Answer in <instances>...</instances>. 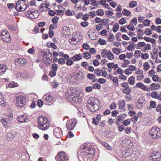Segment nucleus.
<instances>
[{"label": "nucleus", "instance_id": "obj_44", "mask_svg": "<svg viewBox=\"0 0 161 161\" xmlns=\"http://www.w3.org/2000/svg\"><path fill=\"white\" fill-rule=\"evenodd\" d=\"M127 28L129 30L133 31L135 30V28L133 25L130 24L127 26Z\"/></svg>", "mask_w": 161, "mask_h": 161}, {"label": "nucleus", "instance_id": "obj_2", "mask_svg": "<svg viewBox=\"0 0 161 161\" xmlns=\"http://www.w3.org/2000/svg\"><path fill=\"white\" fill-rule=\"evenodd\" d=\"M38 125L41 129L45 130L48 128L49 123L47 118L44 117H40L38 119Z\"/></svg>", "mask_w": 161, "mask_h": 161}, {"label": "nucleus", "instance_id": "obj_54", "mask_svg": "<svg viewBox=\"0 0 161 161\" xmlns=\"http://www.w3.org/2000/svg\"><path fill=\"white\" fill-rule=\"evenodd\" d=\"M87 78L90 80H92L95 78V76L93 74H88L87 75Z\"/></svg>", "mask_w": 161, "mask_h": 161}, {"label": "nucleus", "instance_id": "obj_11", "mask_svg": "<svg viewBox=\"0 0 161 161\" xmlns=\"http://www.w3.org/2000/svg\"><path fill=\"white\" fill-rule=\"evenodd\" d=\"M53 100V96L50 94H46L43 97V102L45 104L49 105Z\"/></svg>", "mask_w": 161, "mask_h": 161}, {"label": "nucleus", "instance_id": "obj_35", "mask_svg": "<svg viewBox=\"0 0 161 161\" xmlns=\"http://www.w3.org/2000/svg\"><path fill=\"white\" fill-rule=\"evenodd\" d=\"M98 42L101 45H104L106 44V41L104 39L99 38L98 41Z\"/></svg>", "mask_w": 161, "mask_h": 161}, {"label": "nucleus", "instance_id": "obj_62", "mask_svg": "<svg viewBox=\"0 0 161 161\" xmlns=\"http://www.w3.org/2000/svg\"><path fill=\"white\" fill-rule=\"evenodd\" d=\"M100 35L103 36H106L107 34V32L106 30L104 29L102 31L100 32Z\"/></svg>", "mask_w": 161, "mask_h": 161}, {"label": "nucleus", "instance_id": "obj_33", "mask_svg": "<svg viewBox=\"0 0 161 161\" xmlns=\"http://www.w3.org/2000/svg\"><path fill=\"white\" fill-rule=\"evenodd\" d=\"M1 122L4 125H6L9 123V120L8 119H3L1 120Z\"/></svg>", "mask_w": 161, "mask_h": 161}, {"label": "nucleus", "instance_id": "obj_14", "mask_svg": "<svg viewBox=\"0 0 161 161\" xmlns=\"http://www.w3.org/2000/svg\"><path fill=\"white\" fill-rule=\"evenodd\" d=\"M54 135L56 137L59 138L62 136V132L60 127H57L54 131Z\"/></svg>", "mask_w": 161, "mask_h": 161}, {"label": "nucleus", "instance_id": "obj_48", "mask_svg": "<svg viewBox=\"0 0 161 161\" xmlns=\"http://www.w3.org/2000/svg\"><path fill=\"white\" fill-rule=\"evenodd\" d=\"M14 73L15 75L16 76V77H18L19 78L20 77L23 78L22 77V72H18L16 71H14Z\"/></svg>", "mask_w": 161, "mask_h": 161}, {"label": "nucleus", "instance_id": "obj_31", "mask_svg": "<svg viewBox=\"0 0 161 161\" xmlns=\"http://www.w3.org/2000/svg\"><path fill=\"white\" fill-rule=\"evenodd\" d=\"M97 14L98 16H103L104 14L103 10L102 9H99L96 11Z\"/></svg>", "mask_w": 161, "mask_h": 161}, {"label": "nucleus", "instance_id": "obj_17", "mask_svg": "<svg viewBox=\"0 0 161 161\" xmlns=\"http://www.w3.org/2000/svg\"><path fill=\"white\" fill-rule=\"evenodd\" d=\"M136 86L144 91H149L150 90V88H148L145 86L141 82L137 83Z\"/></svg>", "mask_w": 161, "mask_h": 161}, {"label": "nucleus", "instance_id": "obj_32", "mask_svg": "<svg viewBox=\"0 0 161 161\" xmlns=\"http://www.w3.org/2000/svg\"><path fill=\"white\" fill-rule=\"evenodd\" d=\"M151 96L152 98L158 99L159 97L158 94L156 92H153L151 94Z\"/></svg>", "mask_w": 161, "mask_h": 161}, {"label": "nucleus", "instance_id": "obj_6", "mask_svg": "<svg viewBox=\"0 0 161 161\" xmlns=\"http://www.w3.org/2000/svg\"><path fill=\"white\" fill-rule=\"evenodd\" d=\"M1 37L2 39L4 42H9L11 38L9 33L7 31H3L1 32Z\"/></svg>", "mask_w": 161, "mask_h": 161}, {"label": "nucleus", "instance_id": "obj_26", "mask_svg": "<svg viewBox=\"0 0 161 161\" xmlns=\"http://www.w3.org/2000/svg\"><path fill=\"white\" fill-rule=\"evenodd\" d=\"M107 57L109 60H112L114 58V55L110 50L108 51V54L107 55Z\"/></svg>", "mask_w": 161, "mask_h": 161}, {"label": "nucleus", "instance_id": "obj_61", "mask_svg": "<svg viewBox=\"0 0 161 161\" xmlns=\"http://www.w3.org/2000/svg\"><path fill=\"white\" fill-rule=\"evenodd\" d=\"M82 47L84 49L86 50H88L90 48L89 46L86 43H85L83 44Z\"/></svg>", "mask_w": 161, "mask_h": 161}, {"label": "nucleus", "instance_id": "obj_57", "mask_svg": "<svg viewBox=\"0 0 161 161\" xmlns=\"http://www.w3.org/2000/svg\"><path fill=\"white\" fill-rule=\"evenodd\" d=\"M143 67H144V69L147 70L149 69L150 66L148 62H146L143 64Z\"/></svg>", "mask_w": 161, "mask_h": 161}, {"label": "nucleus", "instance_id": "obj_5", "mask_svg": "<svg viewBox=\"0 0 161 161\" xmlns=\"http://www.w3.org/2000/svg\"><path fill=\"white\" fill-rule=\"evenodd\" d=\"M16 105L20 107H23L26 103V99L25 97L20 96L17 97L14 101Z\"/></svg>", "mask_w": 161, "mask_h": 161}, {"label": "nucleus", "instance_id": "obj_60", "mask_svg": "<svg viewBox=\"0 0 161 161\" xmlns=\"http://www.w3.org/2000/svg\"><path fill=\"white\" fill-rule=\"evenodd\" d=\"M143 24L146 26H149L150 25V20L148 19H146L143 22Z\"/></svg>", "mask_w": 161, "mask_h": 161}, {"label": "nucleus", "instance_id": "obj_28", "mask_svg": "<svg viewBox=\"0 0 161 161\" xmlns=\"http://www.w3.org/2000/svg\"><path fill=\"white\" fill-rule=\"evenodd\" d=\"M82 55L84 58L87 59H89L91 57V55L89 52L83 53L82 54Z\"/></svg>", "mask_w": 161, "mask_h": 161}, {"label": "nucleus", "instance_id": "obj_1", "mask_svg": "<svg viewBox=\"0 0 161 161\" xmlns=\"http://www.w3.org/2000/svg\"><path fill=\"white\" fill-rule=\"evenodd\" d=\"M29 6L28 2L26 0H19L16 3L15 9L19 12L24 11Z\"/></svg>", "mask_w": 161, "mask_h": 161}, {"label": "nucleus", "instance_id": "obj_49", "mask_svg": "<svg viewBox=\"0 0 161 161\" xmlns=\"http://www.w3.org/2000/svg\"><path fill=\"white\" fill-rule=\"evenodd\" d=\"M58 18L57 16H55L54 18H53L52 20V22L54 24H56L58 22Z\"/></svg>", "mask_w": 161, "mask_h": 161}, {"label": "nucleus", "instance_id": "obj_45", "mask_svg": "<svg viewBox=\"0 0 161 161\" xmlns=\"http://www.w3.org/2000/svg\"><path fill=\"white\" fill-rule=\"evenodd\" d=\"M141 54H142L141 51L139 50H136L134 56L136 58H138L140 57Z\"/></svg>", "mask_w": 161, "mask_h": 161}, {"label": "nucleus", "instance_id": "obj_41", "mask_svg": "<svg viewBox=\"0 0 161 161\" xmlns=\"http://www.w3.org/2000/svg\"><path fill=\"white\" fill-rule=\"evenodd\" d=\"M135 79L134 77L131 76L128 80L129 83L131 85H133L134 84Z\"/></svg>", "mask_w": 161, "mask_h": 161}, {"label": "nucleus", "instance_id": "obj_7", "mask_svg": "<svg viewBox=\"0 0 161 161\" xmlns=\"http://www.w3.org/2000/svg\"><path fill=\"white\" fill-rule=\"evenodd\" d=\"M69 91H68L66 94V96L68 99L70 101H76V99H78L79 97L78 94L74 93L70 90H69Z\"/></svg>", "mask_w": 161, "mask_h": 161}, {"label": "nucleus", "instance_id": "obj_9", "mask_svg": "<svg viewBox=\"0 0 161 161\" xmlns=\"http://www.w3.org/2000/svg\"><path fill=\"white\" fill-rule=\"evenodd\" d=\"M93 101L92 98H89L87 101L86 106L87 108L92 110V111H95L97 110V109H95L94 107H97L98 105L96 104H95Z\"/></svg>", "mask_w": 161, "mask_h": 161}, {"label": "nucleus", "instance_id": "obj_15", "mask_svg": "<svg viewBox=\"0 0 161 161\" xmlns=\"http://www.w3.org/2000/svg\"><path fill=\"white\" fill-rule=\"evenodd\" d=\"M84 149L87 155H93L95 153V149L92 147H86Z\"/></svg>", "mask_w": 161, "mask_h": 161}, {"label": "nucleus", "instance_id": "obj_16", "mask_svg": "<svg viewBox=\"0 0 161 161\" xmlns=\"http://www.w3.org/2000/svg\"><path fill=\"white\" fill-rule=\"evenodd\" d=\"M139 154L137 152L133 151L130 154L131 160L133 161H135L138 158Z\"/></svg>", "mask_w": 161, "mask_h": 161}, {"label": "nucleus", "instance_id": "obj_55", "mask_svg": "<svg viewBox=\"0 0 161 161\" xmlns=\"http://www.w3.org/2000/svg\"><path fill=\"white\" fill-rule=\"evenodd\" d=\"M114 26V27L113 29V31L114 32H115L117 31L118 29L119 25L118 24L116 23Z\"/></svg>", "mask_w": 161, "mask_h": 161}, {"label": "nucleus", "instance_id": "obj_19", "mask_svg": "<svg viewBox=\"0 0 161 161\" xmlns=\"http://www.w3.org/2000/svg\"><path fill=\"white\" fill-rule=\"evenodd\" d=\"M74 61H78L81 60L82 58V56L80 54H75L72 57H71Z\"/></svg>", "mask_w": 161, "mask_h": 161}, {"label": "nucleus", "instance_id": "obj_30", "mask_svg": "<svg viewBox=\"0 0 161 161\" xmlns=\"http://www.w3.org/2000/svg\"><path fill=\"white\" fill-rule=\"evenodd\" d=\"M122 91L124 93L128 94L131 91V89L128 86L123 89Z\"/></svg>", "mask_w": 161, "mask_h": 161}, {"label": "nucleus", "instance_id": "obj_3", "mask_svg": "<svg viewBox=\"0 0 161 161\" xmlns=\"http://www.w3.org/2000/svg\"><path fill=\"white\" fill-rule=\"evenodd\" d=\"M149 134L153 139H158L161 137V130L157 126H154L149 130Z\"/></svg>", "mask_w": 161, "mask_h": 161}, {"label": "nucleus", "instance_id": "obj_42", "mask_svg": "<svg viewBox=\"0 0 161 161\" xmlns=\"http://www.w3.org/2000/svg\"><path fill=\"white\" fill-rule=\"evenodd\" d=\"M76 40V38L74 37H72L71 39H69V42L71 44H75V41Z\"/></svg>", "mask_w": 161, "mask_h": 161}, {"label": "nucleus", "instance_id": "obj_23", "mask_svg": "<svg viewBox=\"0 0 161 161\" xmlns=\"http://www.w3.org/2000/svg\"><path fill=\"white\" fill-rule=\"evenodd\" d=\"M125 103L124 100L119 101V102L118 104L119 105V108L121 110L124 109V108L125 106Z\"/></svg>", "mask_w": 161, "mask_h": 161}, {"label": "nucleus", "instance_id": "obj_46", "mask_svg": "<svg viewBox=\"0 0 161 161\" xmlns=\"http://www.w3.org/2000/svg\"><path fill=\"white\" fill-rule=\"evenodd\" d=\"M92 4H93V6H97L99 4V1L95 0H90Z\"/></svg>", "mask_w": 161, "mask_h": 161}, {"label": "nucleus", "instance_id": "obj_18", "mask_svg": "<svg viewBox=\"0 0 161 161\" xmlns=\"http://www.w3.org/2000/svg\"><path fill=\"white\" fill-rule=\"evenodd\" d=\"M144 101V99L143 98L141 97L139 98L137 103V106L138 108H140L142 107V104H143Z\"/></svg>", "mask_w": 161, "mask_h": 161}, {"label": "nucleus", "instance_id": "obj_53", "mask_svg": "<svg viewBox=\"0 0 161 161\" xmlns=\"http://www.w3.org/2000/svg\"><path fill=\"white\" fill-rule=\"evenodd\" d=\"M149 55L147 53H144L141 54V58L142 59H145L148 58Z\"/></svg>", "mask_w": 161, "mask_h": 161}, {"label": "nucleus", "instance_id": "obj_64", "mask_svg": "<svg viewBox=\"0 0 161 161\" xmlns=\"http://www.w3.org/2000/svg\"><path fill=\"white\" fill-rule=\"evenodd\" d=\"M101 23L103 25H106L108 23V20L106 19H102Z\"/></svg>", "mask_w": 161, "mask_h": 161}, {"label": "nucleus", "instance_id": "obj_21", "mask_svg": "<svg viewBox=\"0 0 161 161\" xmlns=\"http://www.w3.org/2000/svg\"><path fill=\"white\" fill-rule=\"evenodd\" d=\"M7 67L5 65L0 64V74H3L7 70Z\"/></svg>", "mask_w": 161, "mask_h": 161}, {"label": "nucleus", "instance_id": "obj_52", "mask_svg": "<svg viewBox=\"0 0 161 161\" xmlns=\"http://www.w3.org/2000/svg\"><path fill=\"white\" fill-rule=\"evenodd\" d=\"M150 104L151 107H152L153 108H155L156 106V103L154 101H151L150 103Z\"/></svg>", "mask_w": 161, "mask_h": 161}, {"label": "nucleus", "instance_id": "obj_8", "mask_svg": "<svg viewBox=\"0 0 161 161\" xmlns=\"http://www.w3.org/2000/svg\"><path fill=\"white\" fill-rule=\"evenodd\" d=\"M57 161H68L69 158L66 154L63 152L58 153L55 157Z\"/></svg>", "mask_w": 161, "mask_h": 161}, {"label": "nucleus", "instance_id": "obj_58", "mask_svg": "<svg viewBox=\"0 0 161 161\" xmlns=\"http://www.w3.org/2000/svg\"><path fill=\"white\" fill-rule=\"evenodd\" d=\"M72 59L70 58L68 60L67 62H66V64L67 65L69 66L71 65L72 64H73V61Z\"/></svg>", "mask_w": 161, "mask_h": 161}, {"label": "nucleus", "instance_id": "obj_22", "mask_svg": "<svg viewBox=\"0 0 161 161\" xmlns=\"http://www.w3.org/2000/svg\"><path fill=\"white\" fill-rule=\"evenodd\" d=\"M26 115H20L18 117V120L20 122H26Z\"/></svg>", "mask_w": 161, "mask_h": 161}, {"label": "nucleus", "instance_id": "obj_56", "mask_svg": "<svg viewBox=\"0 0 161 161\" xmlns=\"http://www.w3.org/2000/svg\"><path fill=\"white\" fill-rule=\"evenodd\" d=\"M92 88L94 89H99L101 88V86L100 84H95L92 85Z\"/></svg>", "mask_w": 161, "mask_h": 161}, {"label": "nucleus", "instance_id": "obj_29", "mask_svg": "<svg viewBox=\"0 0 161 161\" xmlns=\"http://www.w3.org/2000/svg\"><path fill=\"white\" fill-rule=\"evenodd\" d=\"M36 12L35 11H31V9H30L29 10H28L27 11V13H26L25 12V13L27 14H26V16H28L31 17V15H33L34 17V18H35L36 17L34 16ZM36 17L37 18V17L36 16Z\"/></svg>", "mask_w": 161, "mask_h": 161}, {"label": "nucleus", "instance_id": "obj_40", "mask_svg": "<svg viewBox=\"0 0 161 161\" xmlns=\"http://www.w3.org/2000/svg\"><path fill=\"white\" fill-rule=\"evenodd\" d=\"M102 70H100L99 69H96L94 71V74L98 76H100L102 75Z\"/></svg>", "mask_w": 161, "mask_h": 161}, {"label": "nucleus", "instance_id": "obj_10", "mask_svg": "<svg viewBox=\"0 0 161 161\" xmlns=\"http://www.w3.org/2000/svg\"><path fill=\"white\" fill-rule=\"evenodd\" d=\"M161 154L158 152H153L149 157L150 160L154 161H159L161 159Z\"/></svg>", "mask_w": 161, "mask_h": 161}, {"label": "nucleus", "instance_id": "obj_47", "mask_svg": "<svg viewBox=\"0 0 161 161\" xmlns=\"http://www.w3.org/2000/svg\"><path fill=\"white\" fill-rule=\"evenodd\" d=\"M144 33L146 35L148 36L152 34V31L149 28H147L145 29Z\"/></svg>", "mask_w": 161, "mask_h": 161}, {"label": "nucleus", "instance_id": "obj_59", "mask_svg": "<svg viewBox=\"0 0 161 161\" xmlns=\"http://www.w3.org/2000/svg\"><path fill=\"white\" fill-rule=\"evenodd\" d=\"M96 29L98 31H100L103 28V25L102 24H99L97 25L95 27Z\"/></svg>", "mask_w": 161, "mask_h": 161}, {"label": "nucleus", "instance_id": "obj_51", "mask_svg": "<svg viewBox=\"0 0 161 161\" xmlns=\"http://www.w3.org/2000/svg\"><path fill=\"white\" fill-rule=\"evenodd\" d=\"M126 23V21L124 18L121 19L119 21V23L120 25H123Z\"/></svg>", "mask_w": 161, "mask_h": 161}, {"label": "nucleus", "instance_id": "obj_34", "mask_svg": "<svg viewBox=\"0 0 161 161\" xmlns=\"http://www.w3.org/2000/svg\"><path fill=\"white\" fill-rule=\"evenodd\" d=\"M122 14L125 16H128L130 15L131 13L130 11L126 9H124L122 12Z\"/></svg>", "mask_w": 161, "mask_h": 161}, {"label": "nucleus", "instance_id": "obj_13", "mask_svg": "<svg viewBox=\"0 0 161 161\" xmlns=\"http://www.w3.org/2000/svg\"><path fill=\"white\" fill-rule=\"evenodd\" d=\"M26 62V60L23 58H17L15 60V64L18 66H23Z\"/></svg>", "mask_w": 161, "mask_h": 161}, {"label": "nucleus", "instance_id": "obj_63", "mask_svg": "<svg viewBox=\"0 0 161 161\" xmlns=\"http://www.w3.org/2000/svg\"><path fill=\"white\" fill-rule=\"evenodd\" d=\"M102 144L103 146H104L105 147L108 149H110L111 147L107 143L105 142H103Z\"/></svg>", "mask_w": 161, "mask_h": 161}, {"label": "nucleus", "instance_id": "obj_43", "mask_svg": "<svg viewBox=\"0 0 161 161\" xmlns=\"http://www.w3.org/2000/svg\"><path fill=\"white\" fill-rule=\"evenodd\" d=\"M130 24L132 25H136L137 23V19L136 18H133L130 21Z\"/></svg>", "mask_w": 161, "mask_h": 161}, {"label": "nucleus", "instance_id": "obj_27", "mask_svg": "<svg viewBox=\"0 0 161 161\" xmlns=\"http://www.w3.org/2000/svg\"><path fill=\"white\" fill-rule=\"evenodd\" d=\"M0 105L2 106H4L6 105L4 102V97L0 93Z\"/></svg>", "mask_w": 161, "mask_h": 161}, {"label": "nucleus", "instance_id": "obj_24", "mask_svg": "<svg viewBox=\"0 0 161 161\" xmlns=\"http://www.w3.org/2000/svg\"><path fill=\"white\" fill-rule=\"evenodd\" d=\"M15 137L14 134L11 132H8L7 133L6 139L7 140L9 141L13 139Z\"/></svg>", "mask_w": 161, "mask_h": 161}, {"label": "nucleus", "instance_id": "obj_36", "mask_svg": "<svg viewBox=\"0 0 161 161\" xmlns=\"http://www.w3.org/2000/svg\"><path fill=\"white\" fill-rule=\"evenodd\" d=\"M108 51L106 49H103L102 51L101 54L103 56V57L107 58V55Z\"/></svg>", "mask_w": 161, "mask_h": 161}, {"label": "nucleus", "instance_id": "obj_4", "mask_svg": "<svg viewBox=\"0 0 161 161\" xmlns=\"http://www.w3.org/2000/svg\"><path fill=\"white\" fill-rule=\"evenodd\" d=\"M46 53L43 56V61L46 65L48 66L52 63V56L49 50H47Z\"/></svg>", "mask_w": 161, "mask_h": 161}, {"label": "nucleus", "instance_id": "obj_12", "mask_svg": "<svg viewBox=\"0 0 161 161\" xmlns=\"http://www.w3.org/2000/svg\"><path fill=\"white\" fill-rule=\"evenodd\" d=\"M76 124L75 121L73 120H70L68 121L66 125V127L68 129L73 130Z\"/></svg>", "mask_w": 161, "mask_h": 161}, {"label": "nucleus", "instance_id": "obj_39", "mask_svg": "<svg viewBox=\"0 0 161 161\" xmlns=\"http://www.w3.org/2000/svg\"><path fill=\"white\" fill-rule=\"evenodd\" d=\"M137 5V3L136 1H131L129 3V7L131 8H132L136 6Z\"/></svg>", "mask_w": 161, "mask_h": 161}, {"label": "nucleus", "instance_id": "obj_50", "mask_svg": "<svg viewBox=\"0 0 161 161\" xmlns=\"http://www.w3.org/2000/svg\"><path fill=\"white\" fill-rule=\"evenodd\" d=\"M117 105L114 103H113L110 106V108L111 110L115 109L116 108Z\"/></svg>", "mask_w": 161, "mask_h": 161}, {"label": "nucleus", "instance_id": "obj_38", "mask_svg": "<svg viewBox=\"0 0 161 161\" xmlns=\"http://www.w3.org/2000/svg\"><path fill=\"white\" fill-rule=\"evenodd\" d=\"M62 32L63 34H67L66 33H68L69 31V30L66 26L63 27L62 29Z\"/></svg>", "mask_w": 161, "mask_h": 161}, {"label": "nucleus", "instance_id": "obj_25", "mask_svg": "<svg viewBox=\"0 0 161 161\" xmlns=\"http://www.w3.org/2000/svg\"><path fill=\"white\" fill-rule=\"evenodd\" d=\"M87 155V154L86 153H83V151L82 153H81L80 154L79 153H78V157L79 159L82 158L85 159V158H86Z\"/></svg>", "mask_w": 161, "mask_h": 161}, {"label": "nucleus", "instance_id": "obj_20", "mask_svg": "<svg viewBox=\"0 0 161 161\" xmlns=\"http://www.w3.org/2000/svg\"><path fill=\"white\" fill-rule=\"evenodd\" d=\"M150 86L151 88V90H152L158 89L160 88V86L159 84L154 83L151 84Z\"/></svg>", "mask_w": 161, "mask_h": 161}, {"label": "nucleus", "instance_id": "obj_37", "mask_svg": "<svg viewBox=\"0 0 161 161\" xmlns=\"http://www.w3.org/2000/svg\"><path fill=\"white\" fill-rule=\"evenodd\" d=\"M112 52L113 53L117 55H119L120 53V50L115 47H114L112 49Z\"/></svg>", "mask_w": 161, "mask_h": 161}]
</instances>
